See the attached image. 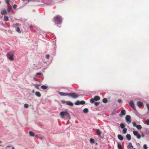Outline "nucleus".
Returning <instances> with one entry per match:
<instances>
[{
    "label": "nucleus",
    "mask_w": 149,
    "mask_h": 149,
    "mask_svg": "<svg viewBox=\"0 0 149 149\" xmlns=\"http://www.w3.org/2000/svg\"><path fill=\"white\" fill-rule=\"evenodd\" d=\"M143 148L144 149H146L147 148V146L146 145L144 144L143 146Z\"/></svg>",
    "instance_id": "a19ab883"
},
{
    "label": "nucleus",
    "mask_w": 149,
    "mask_h": 149,
    "mask_svg": "<svg viewBox=\"0 0 149 149\" xmlns=\"http://www.w3.org/2000/svg\"><path fill=\"white\" fill-rule=\"evenodd\" d=\"M12 149H15V148L13 147H12Z\"/></svg>",
    "instance_id": "5fc2aeb1"
},
{
    "label": "nucleus",
    "mask_w": 149,
    "mask_h": 149,
    "mask_svg": "<svg viewBox=\"0 0 149 149\" xmlns=\"http://www.w3.org/2000/svg\"><path fill=\"white\" fill-rule=\"evenodd\" d=\"M58 93L59 95L62 96L68 95V93H66L59 92Z\"/></svg>",
    "instance_id": "6e6552de"
},
{
    "label": "nucleus",
    "mask_w": 149,
    "mask_h": 149,
    "mask_svg": "<svg viewBox=\"0 0 149 149\" xmlns=\"http://www.w3.org/2000/svg\"><path fill=\"white\" fill-rule=\"evenodd\" d=\"M29 135L31 136H33L35 135L34 133L31 131L29 132Z\"/></svg>",
    "instance_id": "a211bd4d"
},
{
    "label": "nucleus",
    "mask_w": 149,
    "mask_h": 149,
    "mask_svg": "<svg viewBox=\"0 0 149 149\" xmlns=\"http://www.w3.org/2000/svg\"><path fill=\"white\" fill-rule=\"evenodd\" d=\"M95 101H97L100 100V97L96 96L94 97V98Z\"/></svg>",
    "instance_id": "6ab92c4d"
},
{
    "label": "nucleus",
    "mask_w": 149,
    "mask_h": 149,
    "mask_svg": "<svg viewBox=\"0 0 149 149\" xmlns=\"http://www.w3.org/2000/svg\"><path fill=\"white\" fill-rule=\"evenodd\" d=\"M118 149H123V148L120 143H118Z\"/></svg>",
    "instance_id": "5701e85b"
},
{
    "label": "nucleus",
    "mask_w": 149,
    "mask_h": 149,
    "mask_svg": "<svg viewBox=\"0 0 149 149\" xmlns=\"http://www.w3.org/2000/svg\"><path fill=\"white\" fill-rule=\"evenodd\" d=\"M95 100L94 98H92L90 100V102L91 103H93L94 102Z\"/></svg>",
    "instance_id": "2f4dec72"
},
{
    "label": "nucleus",
    "mask_w": 149,
    "mask_h": 149,
    "mask_svg": "<svg viewBox=\"0 0 149 149\" xmlns=\"http://www.w3.org/2000/svg\"><path fill=\"white\" fill-rule=\"evenodd\" d=\"M61 17L59 15H57L54 18V21L57 24H61L62 22Z\"/></svg>",
    "instance_id": "f03ea898"
},
{
    "label": "nucleus",
    "mask_w": 149,
    "mask_h": 149,
    "mask_svg": "<svg viewBox=\"0 0 149 149\" xmlns=\"http://www.w3.org/2000/svg\"><path fill=\"white\" fill-rule=\"evenodd\" d=\"M32 91H33V93H34V90H33Z\"/></svg>",
    "instance_id": "603ef678"
},
{
    "label": "nucleus",
    "mask_w": 149,
    "mask_h": 149,
    "mask_svg": "<svg viewBox=\"0 0 149 149\" xmlns=\"http://www.w3.org/2000/svg\"><path fill=\"white\" fill-rule=\"evenodd\" d=\"M133 134L136 136L137 138L138 139H140L141 138V136L140 134H139L138 132L136 131H133Z\"/></svg>",
    "instance_id": "20e7f679"
},
{
    "label": "nucleus",
    "mask_w": 149,
    "mask_h": 149,
    "mask_svg": "<svg viewBox=\"0 0 149 149\" xmlns=\"http://www.w3.org/2000/svg\"><path fill=\"white\" fill-rule=\"evenodd\" d=\"M126 114V111H125L124 110H122L120 112V113L119 114V116L122 117L123 116H124Z\"/></svg>",
    "instance_id": "423d86ee"
},
{
    "label": "nucleus",
    "mask_w": 149,
    "mask_h": 149,
    "mask_svg": "<svg viewBox=\"0 0 149 149\" xmlns=\"http://www.w3.org/2000/svg\"><path fill=\"white\" fill-rule=\"evenodd\" d=\"M131 147H133V146L132 145L131 143H129V145L127 146V148H130Z\"/></svg>",
    "instance_id": "7c9ffc66"
},
{
    "label": "nucleus",
    "mask_w": 149,
    "mask_h": 149,
    "mask_svg": "<svg viewBox=\"0 0 149 149\" xmlns=\"http://www.w3.org/2000/svg\"><path fill=\"white\" fill-rule=\"evenodd\" d=\"M16 31L19 33H21V31L20 28L19 27H17L16 28Z\"/></svg>",
    "instance_id": "393cba45"
},
{
    "label": "nucleus",
    "mask_w": 149,
    "mask_h": 149,
    "mask_svg": "<svg viewBox=\"0 0 149 149\" xmlns=\"http://www.w3.org/2000/svg\"><path fill=\"white\" fill-rule=\"evenodd\" d=\"M42 74V73L41 72H37L36 73V75H41Z\"/></svg>",
    "instance_id": "a18cd8bd"
},
{
    "label": "nucleus",
    "mask_w": 149,
    "mask_h": 149,
    "mask_svg": "<svg viewBox=\"0 0 149 149\" xmlns=\"http://www.w3.org/2000/svg\"><path fill=\"white\" fill-rule=\"evenodd\" d=\"M13 56L14 55L12 54L9 57H8L10 60L11 61H13L14 60Z\"/></svg>",
    "instance_id": "9b49d317"
},
{
    "label": "nucleus",
    "mask_w": 149,
    "mask_h": 149,
    "mask_svg": "<svg viewBox=\"0 0 149 149\" xmlns=\"http://www.w3.org/2000/svg\"><path fill=\"white\" fill-rule=\"evenodd\" d=\"M39 139H43V137H39Z\"/></svg>",
    "instance_id": "3c124183"
},
{
    "label": "nucleus",
    "mask_w": 149,
    "mask_h": 149,
    "mask_svg": "<svg viewBox=\"0 0 149 149\" xmlns=\"http://www.w3.org/2000/svg\"><path fill=\"white\" fill-rule=\"evenodd\" d=\"M137 105L139 107H141L143 105V103L141 102H137Z\"/></svg>",
    "instance_id": "9d476101"
},
{
    "label": "nucleus",
    "mask_w": 149,
    "mask_h": 149,
    "mask_svg": "<svg viewBox=\"0 0 149 149\" xmlns=\"http://www.w3.org/2000/svg\"><path fill=\"white\" fill-rule=\"evenodd\" d=\"M90 142L91 143H94V142H95L94 140L93 139L91 138L90 139Z\"/></svg>",
    "instance_id": "473e14b6"
},
{
    "label": "nucleus",
    "mask_w": 149,
    "mask_h": 149,
    "mask_svg": "<svg viewBox=\"0 0 149 149\" xmlns=\"http://www.w3.org/2000/svg\"><path fill=\"white\" fill-rule=\"evenodd\" d=\"M1 55V54H0V55Z\"/></svg>",
    "instance_id": "052dcab7"
},
{
    "label": "nucleus",
    "mask_w": 149,
    "mask_h": 149,
    "mask_svg": "<svg viewBox=\"0 0 149 149\" xmlns=\"http://www.w3.org/2000/svg\"><path fill=\"white\" fill-rule=\"evenodd\" d=\"M83 112L85 113H86L88 112V109L87 108H85L83 110Z\"/></svg>",
    "instance_id": "a878e982"
},
{
    "label": "nucleus",
    "mask_w": 149,
    "mask_h": 149,
    "mask_svg": "<svg viewBox=\"0 0 149 149\" xmlns=\"http://www.w3.org/2000/svg\"><path fill=\"white\" fill-rule=\"evenodd\" d=\"M75 104L76 105H78L80 104V101L79 100L77 101L75 103Z\"/></svg>",
    "instance_id": "72a5a7b5"
},
{
    "label": "nucleus",
    "mask_w": 149,
    "mask_h": 149,
    "mask_svg": "<svg viewBox=\"0 0 149 149\" xmlns=\"http://www.w3.org/2000/svg\"><path fill=\"white\" fill-rule=\"evenodd\" d=\"M1 143V141H0V143Z\"/></svg>",
    "instance_id": "6e6d98bb"
},
{
    "label": "nucleus",
    "mask_w": 149,
    "mask_h": 149,
    "mask_svg": "<svg viewBox=\"0 0 149 149\" xmlns=\"http://www.w3.org/2000/svg\"><path fill=\"white\" fill-rule=\"evenodd\" d=\"M35 95L36 96L39 97H40L41 96L40 93L38 91L36 92Z\"/></svg>",
    "instance_id": "2eb2a0df"
},
{
    "label": "nucleus",
    "mask_w": 149,
    "mask_h": 149,
    "mask_svg": "<svg viewBox=\"0 0 149 149\" xmlns=\"http://www.w3.org/2000/svg\"><path fill=\"white\" fill-rule=\"evenodd\" d=\"M67 104L70 106H72L73 105V104L70 101H67Z\"/></svg>",
    "instance_id": "f3484780"
},
{
    "label": "nucleus",
    "mask_w": 149,
    "mask_h": 149,
    "mask_svg": "<svg viewBox=\"0 0 149 149\" xmlns=\"http://www.w3.org/2000/svg\"><path fill=\"white\" fill-rule=\"evenodd\" d=\"M145 123L147 125H149V119L147 120Z\"/></svg>",
    "instance_id": "e433bc0d"
},
{
    "label": "nucleus",
    "mask_w": 149,
    "mask_h": 149,
    "mask_svg": "<svg viewBox=\"0 0 149 149\" xmlns=\"http://www.w3.org/2000/svg\"><path fill=\"white\" fill-rule=\"evenodd\" d=\"M146 106H147V108H148V110L149 111V104H146Z\"/></svg>",
    "instance_id": "49530a36"
},
{
    "label": "nucleus",
    "mask_w": 149,
    "mask_h": 149,
    "mask_svg": "<svg viewBox=\"0 0 149 149\" xmlns=\"http://www.w3.org/2000/svg\"><path fill=\"white\" fill-rule=\"evenodd\" d=\"M85 103V102L84 101L82 100L80 102V104H84Z\"/></svg>",
    "instance_id": "c9c22d12"
},
{
    "label": "nucleus",
    "mask_w": 149,
    "mask_h": 149,
    "mask_svg": "<svg viewBox=\"0 0 149 149\" xmlns=\"http://www.w3.org/2000/svg\"><path fill=\"white\" fill-rule=\"evenodd\" d=\"M41 88L43 90H46L47 88L48 87L47 86L42 85L41 86Z\"/></svg>",
    "instance_id": "4be33fe9"
},
{
    "label": "nucleus",
    "mask_w": 149,
    "mask_h": 149,
    "mask_svg": "<svg viewBox=\"0 0 149 149\" xmlns=\"http://www.w3.org/2000/svg\"><path fill=\"white\" fill-rule=\"evenodd\" d=\"M99 104L100 103L99 102H95V105L96 106H97L99 105Z\"/></svg>",
    "instance_id": "79ce46f5"
},
{
    "label": "nucleus",
    "mask_w": 149,
    "mask_h": 149,
    "mask_svg": "<svg viewBox=\"0 0 149 149\" xmlns=\"http://www.w3.org/2000/svg\"><path fill=\"white\" fill-rule=\"evenodd\" d=\"M61 102L62 103H65V101H61Z\"/></svg>",
    "instance_id": "09e8293b"
},
{
    "label": "nucleus",
    "mask_w": 149,
    "mask_h": 149,
    "mask_svg": "<svg viewBox=\"0 0 149 149\" xmlns=\"http://www.w3.org/2000/svg\"><path fill=\"white\" fill-rule=\"evenodd\" d=\"M127 129L126 128H124L123 130V134H125L126 133Z\"/></svg>",
    "instance_id": "c85d7f7f"
},
{
    "label": "nucleus",
    "mask_w": 149,
    "mask_h": 149,
    "mask_svg": "<svg viewBox=\"0 0 149 149\" xmlns=\"http://www.w3.org/2000/svg\"><path fill=\"white\" fill-rule=\"evenodd\" d=\"M7 13V11L6 9H4L1 11V14L2 15H5Z\"/></svg>",
    "instance_id": "1a4fd4ad"
},
{
    "label": "nucleus",
    "mask_w": 149,
    "mask_h": 149,
    "mask_svg": "<svg viewBox=\"0 0 149 149\" xmlns=\"http://www.w3.org/2000/svg\"><path fill=\"white\" fill-rule=\"evenodd\" d=\"M131 117L129 115H127L125 117V119L127 122H128L129 123L131 122Z\"/></svg>",
    "instance_id": "39448f33"
},
{
    "label": "nucleus",
    "mask_w": 149,
    "mask_h": 149,
    "mask_svg": "<svg viewBox=\"0 0 149 149\" xmlns=\"http://www.w3.org/2000/svg\"><path fill=\"white\" fill-rule=\"evenodd\" d=\"M10 147V146H8L7 147Z\"/></svg>",
    "instance_id": "864d4df0"
},
{
    "label": "nucleus",
    "mask_w": 149,
    "mask_h": 149,
    "mask_svg": "<svg viewBox=\"0 0 149 149\" xmlns=\"http://www.w3.org/2000/svg\"><path fill=\"white\" fill-rule=\"evenodd\" d=\"M68 95L71 96L73 98H76L79 96V95L74 93H68Z\"/></svg>",
    "instance_id": "7ed1b4c3"
},
{
    "label": "nucleus",
    "mask_w": 149,
    "mask_h": 149,
    "mask_svg": "<svg viewBox=\"0 0 149 149\" xmlns=\"http://www.w3.org/2000/svg\"><path fill=\"white\" fill-rule=\"evenodd\" d=\"M120 127L122 128H124L125 127V125L124 124L121 123L120 124Z\"/></svg>",
    "instance_id": "c756f323"
},
{
    "label": "nucleus",
    "mask_w": 149,
    "mask_h": 149,
    "mask_svg": "<svg viewBox=\"0 0 149 149\" xmlns=\"http://www.w3.org/2000/svg\"><path fill=\"white\" fill-rule=\"evenodd\" d=\"M141 136L142 137H144L145 136V135L144 134H141Z\"/></svg>",
    "instance_id": "de8ad7c7"
},
{
    "label": "nucleus",
    "mask_w": 149,
    "mask_h": 149,
    "mask_svg": "<svg viewBox=\"0 0 149 149\" xmlns=\"http://www.w3.org/2000/svg\"><path fill=\"white\" fill-rule=\"evenodd\" d=\"M46 58L48 59L49 58V54H47L46 55Z\"/></svg>",
    "instance_id": "37998d69"
},
{
    "label": "nucleus",
    "mask_w": 149,
    "mask_h": 149,
    "mask_svg": "<svg viewBox=\"0 0 149 149\" xmlns=\"http://www.w3.org/2000/svg\"><path fill=\"white\" fill-rule=\"evenodd\" d=\"M17 7V6L16 4H14L13 6V8L14 9H15Z\"/></svg>",
    "instance_id": "58836bf2"
},
{
    "label": "nucleus",
    "mask_w": 149,
    "mask_h": 149,
    "mask_svg": "<svg viewBox=\"0 0 149 149\" xmlns=\"http://www.w3.org/2000/svg\"><path fill=\"white\" fill-rule=\"evenodd\" d=\"M4 20L5 22H7L8 20V17L7 16L4 17Z\"/></svg>",
    "instance_id": "412c9836"
},
{
    "label": "nucleus",
    "mask_w": 149,
    "mask_h": 149,
    "mask_svg": "<svg viewBox=\"0 0 149 149\" xmlns=\"http://www.w3.org/2000/svg\"><path fill=\"white\" fill-rule=\"evenodd\" d=\"M12 8V7L10 6H8V7H7V11H8V12L9 13H10V12L11 11V10Z\"/></svg>",
    "instance_id": "aec40b11"
},
{
    "label": "nucleus",
    "mask_w": 149,
    "mask_h": 149,
    "mask_svg": "<svg viewBox=\"0 0 149 149\" xmlns=\"http://www.w3.org/2000/svg\"><path fill=\"white\" fill-rule=\"evenodd\" d=\"M33 79L35 80H36V78L35 77H34L33 78Z\"/></svg>",
    "instance_id": "8fccbe9b"
},
{
    "label": "nucleus",
    "mask_w": 149,
    "mask_h": 149,
    "mask_svg": "<svg viewBox=\"0 0 149 149\" xmlns=\"http://www.w3.org/2000/svg\"><path fill=\"white\" fill-rule=\"evenodd\" d=\"M132 124H133V125L134 127H135L136 126H137L136 123L135 122H133L132 123Z\"/></svg>",
    "instance_id": "ea45409f"
},
{
    "label": "nucleus",
    "mask_w": 149,
    "mask_h": 149,
    "mask_svg": "<svg viewBox=\"0 0 149 149\" xmlns=\"http://www.w3.org/2000/svg\"><path fill=\"white\" fill-rule=\"evenodd\" d=\"M129 104L130 106L134 109H136L135 106L133 101H131L130 102Z\"/></svg>",
    "instance_id": "0eeeda50"
},
{
    "label": "nucleus",
    "mask_w": 149,
    "mask_h": 149,
    "mask_svg": "<svg viewBox=\"0 0 149 149\" xmlns=\"http://www.w3.org/2000/svg\"><path fill=\"white\" fill-rule=\"evenodd\" d=\"M126 138H127V140L129 141H130L131 139V135L129 134H127L126 136Z\"/></svg>",
    "instance_id": "4468645a"
},
{
    "label": "nucleus",
    "mask_w": 149,
    "mask_h": 149,
    "mask_svg": "<svg viewBox=\"0 0 149 149\" xmlns=\"http://www.w3.org/2000/svg\"><path fill=\"white\" fill-rule=\"evenodd\" d=\"M35 87L37 89H39V87L40 86V85L38 84H35L34 85Z\"/></svg>",
    "instance_id": "cd10ccee"
},
{
    "label": "nucleus",
    "mask_w": 149,
    "mask_h": 149,
    "mask_svg": "<svg viewBox=\"0 0 149 149\" xmlns=\"http://www.w3.org/2000/svg\"><path fill=\"white\" fill-rule=\"evenodd\" d=\"M133 149H136V148H134Z\"/></svg>",
    "instance_id": "bf43d9fd"
},
{
    "label": "nucleus",
    "mask_w": 149,
    "mask_h": 149,
    "mask_svg": "<svg viewBox=\"0 0 149 149\" xmlns=\"http://www.w3.org/2000/svg\"><path fill=\"white\" fill-rule=\"evenodd\" d=\"M118 137L119 139L121 141H122L123 139V137L120 134H118Z\"/></svg>",
    "instance_id": "ddd939ff"
},
{
    "label": "nucleus",
    "mask_w": 149,
    "mask_h": 149,
    "mask_svg": "<svg viewBox=\"0 0 149 149\" xmlns=\"http://www.w3.org/2000/svg\"><path fill=\"white\" fill-rule=\"evenodd\" d=\"M1 146V145H0V146Z\"/></svg>",
    "instance_id": "4d7b16f0"
},
{
    "label": "nucleus",
    "mask_w": 149,
    "mask_h": 149,
    "mask_svg": "<svg viewBox=\"0 0 149 149\" xmlns=\"http://www.w3.org/2000/svg\"><path fill=\"white\" fill-rule=\"evenodd\" d=\"M24 107L26 108H27L29 107V105L27 104H25L24 105Z\"/></svg>",
    "instance_id": "f704fd0d"
},
{
    "label": "nucleus",
    "mask_w": 149,
    "mask_h": 149,
    "mask_svg": "<svg viewBox=\"0 0 149 149\" xmlns=\"http://www.w3.org/2000/svg\"><path fill=\"white\" fill-rule=\"evenodd\" d=\"M136 127L139 130H141L142 127L141 125H137Z\"/></svg>",
    "instance_id": "b1692460"
},
{
    "label": "nucleus",
    "mask_w": 149,
    "mask_h": 149,
    "mask_svg": "<svg viewBox=\"0 0 149 149\" xmlns=\"http://www.w3.org/2000/svg\"><path fill=\"white\" fill-rule=\"evenodd\" d=\"M22 0V1H24V0Z\"/></svg>",
    "instance_id": "13d9d810"
},
{
    "label": "nucleus",
    "mask_w": 149,
    "mask_h": 149,
    "mask_svg": "<svg viewBox=\"0 0 149 149\" xmlns=\"http://www.w3.org/2000/svg\"><path fill=\"white\" fill-rule=\"evenodd\" d=\"M60 115L62 118H63L64 116H66L69 119H70V115L66 110H65L64 111L61 112L60 113Z\"/></svg>",
    "instance_id": "f257e3e1"
},
{
    "label": "nucleus",
    "mask_w": 149,
    "mask_h": 149,
    "mask_svg": "<svg viewBox=\"0 0 149 149\" xmlns=\"http://www.w3.org/2000/svg\"><path fill=\"white\" fill-rule=\"evenodd\" d=\"M19 26V24L17 23H16L15 24H13V25L12 26L13 28H16L17 27H18V26Z\"/></svg>",
    "instance_id": "dca6fc26"
},
{
    "label": "nucleus",
    "mask_w": 149,
    "mask_h": 149,
    "mask_svg": "<svg viewBox=\"0 0 149 149\" xmlns=\"http://www.w3.org/2000/svg\"><path fill=\"white\" fill-rule=\"evenodd\" d=\"M102 101L104 103H106L107 102L108 100L106 98H104L102 100Z\"/></svg>",
    "instance_id": "bb28decb"
},
{
    "label": "nucleus",
    "mask_w": 149,
    "mask_h": 149,
    "mask_svg": "<svg viewBox=\"0 0 149 149\" xmlns=\"http://www.w3.org/2000/svg\"><path fill=\"white\" fill-rule=\"evenodd\" d=\"M9 1H10V0H6V3L8 5H9V4H10V3H9Z\"/></svg>",
    "instance_id": "4c0bfd02"
},
{
    "label": "nucleus",
    "mask_w": 149,
    "mask_h": 149,
    "mask_svg": "<svg viewBox=\"0 0 149 149\" xmlns=\"http://www.w3.org/2000/svg\"><path fill=\"white\" fill-rule=\"evenodd\" d=\"M96 132L97 133V135L99 136H100L101 135L102 132L100 131V130L98 129L96 130Z\"/></svg>",
    "instance_id": "f8f14e48"
},
{
    "label": "nucleus",
    "mask_w": 149,
    "mask_h": 149,
    "mask_svg": "<svg viewBox=\"0 0 149 149\" xmlns=\"http://www.w3.org/2000/svg\"><path fill=\"white\" fill-rule=\"evenodd\" d=\"M122 102V100L121 99H119V100H118V102L119 103H120Z\"/></svg>",
    "instance_id": "c03bdc74"
}]
</instances>
